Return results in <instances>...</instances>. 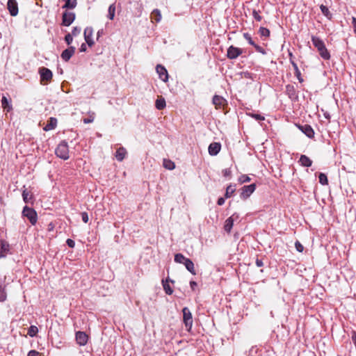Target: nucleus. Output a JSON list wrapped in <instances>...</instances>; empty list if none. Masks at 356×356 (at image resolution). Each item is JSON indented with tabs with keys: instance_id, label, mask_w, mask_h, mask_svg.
Here are the masks:
<instances>
[{
	"instance_id": "obj_1",
	"label": "nucleus",
	"mask_w": 356,
	"mask_h": 356,
	"mask_svg": "<svg viewBox=\"0 0 356 356\" xmlns=\"http://www.w3.org/2000/svg\"><path fill=\"white\" fill-rule=\"evenodd\" d=\"M312 42L314 46L318 49L320 56L324 60H329L330 58V54L328 52L324 42L316 36H312Z\"/></svg>"
},
{
	"instance_id": "obj_2",
	"label": "nucleus",
	"mask_w": 356,
	"mask_h": 356,
	"mask_svg": "<svg viewBox=\"0 0 356 356\" xmlns=\"http://www.w3.org/2000/svg\"><path fill=\"white\" fill-rule=\"evenodd\" d=\"M56 155L63 160L69 159V147L65 140H62L55 149Z\"/></svg>"
},
{
	"instance_id": "obj_3",
	"label": "nucleus",
	"mask_w": 356,
	"mask_h": 356,
	"mask_svg": "<svg viewBox=\"0 0 356 356\" xmlns=\"http://www.w3.org/2000/svg\"><path fill=\"white\" fill-rule=\"evenodd\" d=\"M22 216L24 217H26L32 225H35V223L37 222L38 215L36 211L33 209L30 208L28 206H25L23 208Z\"/></svg>"
},
{
	"instance_id": "obj_4",
	"label": "nucleus",
	"mask_w": 356,
	"mask_h": 356,
	"mask_svg": "<svg viewBox=\"0 0 356 356\" xmlns=\"http://www.w3.org/2000/svg\"><path fill=\"white\" fill-rule=\"evenodd\" d=\"M183 322L188 331H190L193 325V316L190 309L185 307L182 309Z\"/></svg>"
},
{
	"instance_id": "obj_5",
	"label": "nucleus",
	"mask_w": 356,
	"mask_h": 356,
	"mask_svg": "<svg viewBox=\"0 0 356 356\" xmlns=\"http://www.w3.org/2000/svg\"><path fill=\"white\" fill-rule=\"evenodd\" d=\"M256 184H252L248 186H244L241 188L240 197L243 200L248 199L255 191Z\"/></svg>"
},
{
	"instance_id": "obj_6",
	"label": "nucleus",
	"mask_w": 356,
	"mask_h": 356,
	"mask_svg": "<svg viewBox=\"0 0 356 356\" xmlns=\"http://www.w3.org/2000/svg\"><path fill=\"white\" fill-rule=\"evenodd\" d=\"M38 72L40 76L41 82L45 81V82L48 83L51 80L53 74H52V72L49 69L42 67L39 68Z\"/></svg>"
},
{
	"instance_id": "obj_7",
	"label": "nucleus",
	"mask_w": 356,
	"mask_h": 356,
	"mask_svg": "<svg viewBox=\"0 0 356 356\" xmlns=\"http://www.w3.org/2000/svg\"><path fill=\"white\" fill-rule=\"evenodd\" d=\"M76 17L75 13L73 12L65 11L62 16V25L69 26L72 24Z\"/></svg>"
},
{
	"instance_id": "obj_8",
	"label": "nucleus",
	"mask_w": 356,
	"mask_h": 356,
	"mask_svg": "<svg viewBox=\"0 0 356 356\" xmlns=\"http://www.w3.org/2000/svg\"><path fill=\"white\" fill-rule=\"evenodd\" d=\"M242 53L243 51L241 49L231 45L227 49V56L229 59L233 60L238 57Z\"/></svg>"
},
{
	"instance_id": "obj_9",
	"label": "nucleus",
	"mask_w": 356,
	"mask_h": 356,
	"mask_svg": "<svg viewBox=\"0 0 356 356\" xmlns=\"http://www.w3.org/2000/svg\"><path fill=\"white\" fill-rule=\"evenodd\" d=\"M84 39L89 47L94 45L95 42L92 40L93 29L90 26H88L84 30Z\"/></svg>"
},
{
	"instance_id": "obj_10",
	"label": "nucleus",
	"mask_w": 356,
	"mask_h": 356,
	"mask_svg": "<svg viewBox=\"0 0 356 356\" xmlns=\"http://www.w3.org/2000/svg\"><path fill=\"white\" fill-rule=\"evenodd\" d=\"M289 56L290 63H291V65L293 67L294 74H295L296 76L298 79L299 82H300V83L303 82V79L302 78L301 72L298 67V65L293 59V54L291 52H289Z\"/></svg>"
},
{
	"instance_id": "obj_11",
	"label": "nucleus",
	"mask_w": 356,
	"mask_h": 356,
	"mask_svg": "<svg viewBox=\"0 0 356 356\" xmlns=\"http://www.w3.org/2000/svg\"><path fill=\"white\" fill-rule=\"evenodd\" d=\"M7 8L11 16H16L18 14V4L16 0H8Z\"/></svg>"
},
{
	"instance_id": "obj_12",
	"label": "nucleus",
	"mask_w": 356,
	"mask_h": 356,
	"mask_svg": "<svg viewBox=\"0 0 356 356\" xmlns=\"http://www.w3.org/2000/svg\"><path fill=\"white\" fill-rule=\"evenodd\" d=\"M156 71L159 74V78L164 82H167L168 80V73L165 67L161 65H157L156 67Z\"/></svg>"
},
{
	"instance_id": "obj_13",
	"label": "nucleus",
	"mask_w": 356,
	"mask_h": 356,
	"mask_svg": "<svg viewBox=\"0 0 356 356\" xmlns=\"http://www.w3.org/2000/svg\"><path fill=\"white\" fill-rule=\"evenodd\" d=\"M88 340V336L86 332L78 331L76 332V341L79 346H85Z\"/></svg>"
},
{
	"instance_id": "obj_14",
	"label": "nucleus",
	"mask_w": 356,
	"mask_h": 356,
	"mask_svg": "<svg viewBox=\"0 0 356 356\" xmlns=\"http://www.w3.org/2000/svg\"><path fill=\"white\" fill-rule=\"evenodd\" d=\"M76 48L74 47H70L67 49H65L61 55V58L65 61H68L71 57L74 54Z\"/></svg>"
},
{
	"instance_id": "obj_15",
	"label": "nucleus",
	"mask_w": 356,
	"mask_h": 356,
	"mask_svg": "<svg viewBox=\"0 0 356 356\" xmlns=\"http://www.w3.org/2000/svg\"><path fill=\"white\" fill-rule=\"evenodd\" d=\"M221 149V145L220 143L213 142L211 143L208 148L209 154L211 156L217 155Z\"/></svg>"
},
{
	"instance_id": "obj_16",
	"label": "nucleus",
	"mask_w": 356,
	"mask_h": 356,
	"mask_svg": "<svg viewBox=\"0 0 356 356\" xmlns=\"http://www.w3.org/2000/svg\"><path fill=\"white\" fill-rule=\"evenodd\" d=\"M299 129L309 138L314 136V131L312 127L309 124H304L298 126Z\"/></svg>"
},
{
	"instance_id": "obj_17",
	"label": "nucleus",
	"mask_w": 356,
	"mask_h": 356,
	"mask_svg": "<svg viewBox=\"0 0 356 356\" xmlns=\"http://www.w3.org/2000/svg\"><path fill=\"white\" fill-rule=\"evenodd\" d=\"M9 252V244L5 241L0 242V259L5 257Z\"/></svg>"
},
{
	"instance_id": "obj_18",
	"label": "nucleus",
	"mask_w": 356,
	"mask_h": 356,
	"mask_svg": "<svg viewBox=\"0 0 356 356\" xmlns=\"http://www.w3.org/2000/svg\"><path fill=\"white\" fill-rule=\"evenodd\" d=\"M57 125V119L55 118H50L47 121V124L44 127V130L46 131L54 129Z\"/></svg>"
},
{
	"instance_id": "obj_19",
	"label": "nucleus",
	"mask_w": 356,
	"mask_h": 356,
	"mask_svg": "<svg viewBox=\"0 0 356 356\" xmlns=\"http://www.w3.org/2000/svg\"><path fill=\"white\" fill-rule=\"evenodd\" d=\"M225 101L226 100L222 97L217 95L213 96L212 100L213 104L216 106V108L222 107L224 105Z\"/></svg>"
},
{
	"instance_id": "obj_20",
	"label": "nucleus",
	"mask_w": 356,
	"mask_h": 356,
	"mask_svg": "<svg viewBox=\"0 0 356 356\" xmlns=\"http://www.w3.org/2000/svg\"><path fill=\"white\" fill-rule=\"evenodd\" d=\"M127 153V150L124 147H119L117 149L116 153H115L116 159L118 161H123V159L125 158Z\"/></svg>"
},
{
	"instance_id": "obj_21",
	"label": "nucleus",
	"mask_w": 356,
	"mask_h": 356,
	"mask_svg": "<svg viewBox=\"0 0 356 356\" xmlns=\"http://www.w3.org/2000/svg\"><path fill=\"white\" fill-rule=\"evenodd\" d=\"M299 163L304 167H310L312 165V161L304 154L300 156Z\"/></svg>"
},
{
	"instance_id": "obj_22",
	"label": "nucleus",
	"mask_w": 356,
	"mask_h": 356,
	"mask_svg": "<svg viewBox=\"0 0 356 356\" xmlns=\"http://www.w3.org/2000/svg\"><path fill=\"white\" fill-rule=\"evenodd\" d=\"M65 3L62 6L63 9H74L77 5L76 0H65Z\"/></svg>"
},
{
	"instance_id": "obj_23",
	"label": "nucleus",
	"mask_w": 356,
	"mask_h": 356,
	"mask_svg": "<svg viewBox=\"0 0 356 356\" xmlns=\"http://www.w3.org/2000/svg\"><path fill=\"white\" fill-rule=\"evenodd\" d=\"M286 92L289 97L291 99L295 98L296 97V90L294 86L292 85L289 84L286 86Z\"/></svg>"
},
{
	"instance_id": "obj_24",
	"label": "nucleus",
	"mask_w": 356,
	"mask_h": 356,
	"mask_svg": "<svg viewBox=\"0 0 356 356\" xmlns=\"http://www.w3.org/2000/svg\"><path fill=\"white\" fill-rule=\"evenodd\" d=\"M186 267V268L191 273H192L193 275H195L196 273H195V268H194V264L193 262L192 261L191 259H188L186 262H184V264Z\"/></svg>"
},
{
	"instance_id": "obj_25",
	"label": "nucleus",
	"mask_w": 356,
	"mask_h": 356,
	"mask_svg": "<svg viewBox=\"0 0 356 356\" xmlns=\"http://www.w3.org/2000/svg\"><path fill=\"white\" fill-rule=\"evenodd\" d=\"M151 18L152 21H154L156 23L159 22L161 19L160 10L159 9H154L151 14Z\"/></svg>"
},
{
	"instance_id": "obj_26",
	"label": "nucleus",
	"mask_w": 356,
	"mask_h": 356,
	"mask_svg": "<svg viewBox=\"0 0 356 356\" xmlns=\"http://www.w3.org/2000/svg\"><path fill=\"white\" fill-rule=\"evenodd\" d=\"M155 106L158 110H163L166 106L165 100L161 97L156 100Z\"/></svg>"
},
{
	"instance_id": "obj_27",
	"label": "nucleus",
	"mask_w": 356,
	"mask_h": 356,
	"mask_svg": "<svg viewBox=\"0 0 356 356\" xmlns=\"http://www.w3.org/2000/svg\"><path fill=\"white\" fill-rule=\"evenodd\" d=\"M234 225L233 218H228L225 222L224 225V229L227 233H230Z\"/></svg>"
},
{
	"instance_id": "obj_28",
	"label": "nucleus",
	"mask_w": 356,
	"mask_h": 356,
	"mask_svg": "<svg viewBox=\"0 0 356 356\" xmlns=\"http://www.w3.org/2000/svg\"><path fill=\"white\" fill-rule=\"evenodd\" d=\"M1 106L3 108V109H6L8 112H9L13 108L12 105L10 104L9 100L5 96H3L1 99Z\"/></svg>"
},
{
	"instance_id": "obj_29",
	"label": "nucleus",
	"mask_w": 356,
	"mask_h": 356,
	"mask_svg": "<svg viewBox=\"0 0 356 356\" xmlns=\"http://www.w3.org/2000/svg\"><path fill=\"white\" fill-rule=\"evenodd\" d=\"M163 165L165 169L172 170L175 168V164L170 159H164L163 161Z\"/></svg>"
},
{
	"instance_id": "obj_30",
	"label": "nucleus",
	"mask_w": 356,
	"mask_h": 356,
	"mask_svg": "<svg viewBox=\"0 0 356 356\" xmlns=\"http://www.w3.org/2000/svg\"><path fill=\"white\" fill-rule=\"evenodd\" d=\"M235 191L236 185L229 184L226 188L225 198H229L234 193Z\"/></svg>"
},
{
	"instance_id": "obj_31",
	"label": "nucleus",
	"mask_w": 356,
	"mask_h": 356,
	"mask_svg": "<svg viewBox=\"0 0 356 356\" xmlns=\"http://www.w3.org/2000/svg\"><path fill=\"white\" fill-rule=\"evenodd\" d=\"M169 281H170L171 282H173L172 280H169L168 279H166L165 282H164L163 280L162 281L163 287V289H164L165 292L166 293V294L171 295L173 293V290L172 289V288L170 286V285L168 284Z\"/></svg>"
},
{
	"instance_id": "obj_32",
	"label": "nucleus",
	"mask_w": 356,
	"mask_h": 356,
	"mask_svg": "<svg viewBox=\"0 0 356 356\" xmlns=\"http://www.w3.org/2000/svg\"><path fill=\"white\" fill-rule=\"evenodd\" d=\"M320 9L324 16H325L329 19H332V15L330 12V10L327 6L322 4L320 6Z\"/></svg>"
},
{
	"instance_id": "obj_33",
	"label": "nucleus",
	"mask_w": 356,
	"mask_h": 356,
	"mask_svg": "<svg viewBox=\"0 0 356 356\" xmlns=\"http://www.w3.org/2000/svg\"><path fill=\"white\" fill-rule=\"evenodd\" d=\"M22 197L25 203H29L33 200V195L25 189L22 192Z\"/></svg>"
},
{
	"instance_id": "obj_34",
	"label": "nucleus",
	"mask_w": 356,
	"mask_h": 356,
	"mask_svg": "<svg viewBox=\"0 0 356 356\" xmlns=\"http://www.w3.org/2000/svg\"><path fill=\"white\" fill-rule=\"evenodd\" d=\"M115 6L114 3H113V4L110 5L108 7L107 17L109 19L113 20L115 17Z\"/></svg>"
},
{
	"instance_id": "obj_35",
	"label": "nucleus",
	"mask_w": 356,
	"mask_h": 356,
	"mask_svg": "<svg viewBox=\"0 0 356 356\" xmlns=\"http://www.w3.org/2000/svg\"><path fill=\"white\" fill-rule=\"evenodd\" d=\"M188 258H186L181 253H177L175 255V261L176 263H179V264H184V262H186V261L188 259Z\"/></svg>"
},
{
	"instance_id": "obj_36",
	"label": "nucleus",
	"mask_w": 356,
	"mask_h": 356,
	"mask_svg": "<svg viewBox=\"0 0 356 356\" xmlns=\"http://www.w3.org/2000/svg\"><path fill=\"white\" fill-rule=\"evenodd\" d=\"M7 294L5 290V285L0 282V301L3 302L6 300Z\"/></svg>"
},
{
	"instance_id": "obj_37",
	"label": "nucleus",
	"mask_w": 356,
	"mask_h": 356,
	"mask_svg": "<svg viewBox=\"0 0 356 356\" xmlns=\"http://www.w3.org/2000/svg\"><path fill=\"white\" fill-rule=\"evenodd\" d=\"M319 182L322 185H327L328 179L327 175L323 172H321L318 175Z\"/></svg>"
},
{
	"instance_id": "obj_38",
	"label": "nucleus",
	"mask_w": 356,
	"mask_h": 356,
	"mask_svg": "<svg viewBox=\"0 0 356 356\" xmlns=\"http://www.w3.org/2000/svg\"><path fill=\"white\" fill-rule=\"evenodd\" d=\"M38 332V329L35 325H31L28 330V334L31 337H35Z\"/></svg>"
},
{
	"instance_id": "obj_39",
	"label": "nucleus",
	"mask_w": 356,
	"mask_h": 356,
	"mask_svg": "<svg viewBox=\"0 0 356 356\" xmlns=\"http://www.w3.org/2000/svg\"><path fill=\"white\" fill-rule=\"evenodd\" d=\"M259 33H260L261 36H264L266 38H268L270 36V31L267 28L264 27H260L259 30Z\"/></svg>"
},
{
	"instance_id": "obj_40",
	"label": "nucleus",
	"mask_w": 356,
	"mask_h": 356,
	"mask_svg": "<svg viewBox=\"0 0 356 356\" xmlns=\"http://www.w3.org/2000/svg\"><path fill=\"white\" fill-rule=\"evenodd\" d=\"M243 38L248 41V42L250 45L254 47L256 44V43L252 40L251 35L248 33H243Z\"/></svg>"
},
{
	"instance_id": "obj_41",
	"label": "nucleus",
	"mask_w": 356,
	"mask_h": 356,
	"mask_svg": "<svg viewBox=\"0 0 356 356\" xmlns=\"http://www.w3.org/2000/svg\"><path fill=\"white\" fill-rule=\"evenodd\" d=\"M248 115L251 116L257 121H262L265 120L264 116L258 113H248Z\"/></svg>"
},
{
	"instance_id": "obj_42",
	"label": "nucleus",
	"mask_w": 356,
	"mask_h": 356,
	"mask_svg": "<svg viewBox=\"0 0 356 356\" xmlns=\"http://www.w3.org/2000/svg\"><path fill=\"white\" fill-rule=\"evenodd\" d=\"M251 179L249 176L246 175H243L238 178V181L241 184L246 183L250 181Z\"/></svg>"
},
{
	"instance_id": "obj_43",
	"label": "nucleus",
	"mask_w": 356,
	"mask_h": 356,
	"mask_svg": "<svg viewBox=\"0 0 356 356\" xmlns=\"http://www.w3.org/2000/svg\"><path fill=\"white\" fill-rule=\"evenodd\" d=\"M254 47L257 52L261 53L263 55H266L267 54L266 51L263 47L257 44L254 46Z\"/></svg>"
},
{
	"instance_id": "obj_44",
	"label": "nucleus",
	"mask_w": 356,
	"mask_h": 356,
	"mask_svg": "<svg viewBox=\"0 0 356 356\" xmlns=\"http://www.w3.org/2000/svg\"><path fill=\"white\" fill-rule=\"evenodd\" d=\"M252 16L254 19L257 22H260L262 19V17L259 14V11L254 10L252 12Z\"/></svg>"
},
{
	"instance_id": "obj_45",
	"label": "nucleus",
	"mask_w": 356,
	"mask_h": 356,
	"mask_svg": "<svg viewBox=\"0 0 356 356\" xmlns=\"http://www.w3.org/2000/svg\"><path fill=\"white\" fill-rule=\"evenodd\" d=\"M72 40H73V35L71 33H67L65 36V41L66 42V43L68 45H70L72 42Z\"/></svg>"
},
{
	"instance_id": "obj_46",
	"label": "nucleus",
	"mask_w": 356,
	"mask_h": 356,
	"mask_svg": "<svg viewBox=\"0 0 356 356\" xmlns=\"http://www.w3.org/2000/svg\"><path fill=\"white\" fill-rule=\"evenodd\" d=\"M295 248H296V250L299 252H302L304 250L303 245L298 241H296Z\"/></svg>"
},
{
	"instance_id": "obj_47",
	"label": "nucleus",
	"mask_w": 356,
	"mask_h": 356,
	"mask_svg": "<svg viewBox=\"0 0 356 356\" xmlns=\"http://www.w3.org/2000/svg\"><path fill=\"white\" fill-rule=\"evenodd\" d=\"M81 31V29L80 27L75 26L72 29L71 34L73 36H77L78 35L80 34Z\"/></svg>"
},
{
	"instance_id": "obj_48",
	"label": "nucleus",
	"mask_w": 356,
	"mask_h": 356,
	"mask_svg": "<svg viewBox=\"0 0 356 356\" xmlns=\"http://www.w3.org/2000/svg\"><path fill=\"white\" fill-rule=\"evenodd\" d=\"M81 215L82 220L85 223H87L88 222V220H89L88 213L82 212Z\"/></svg>"
},
{
	"instance_id": "obj_49",
	"label": "nucleus",
	"mask_w": 356,
	"mask_h": 356,
	"mask_svg": "<svg viewBox=\"0 0 356 356\" xmlns=\"http://www.w3.org/2000/svg\"><path fill=\"white\" fill-rule=\"evenodd\" d=\"M66 243L70 248H74L75 246V242L71 238H67L66 241Z\"/></svg>"
},
{
	"instance_id": "obj_50",
	"label": "nucleus",
	"mask_w": 356,
	"mask_h": 356,
	"mask_svg": "<svg viewBox=\"0 0 356 356\" xmlns=\"http://www.w3.org/2000/svg\"><path fill=\"white\" fill-rule=\"evenodd\" d=\"M27 356H41V355L39 352L34 350H31L29 352Z\"/></svg>"
},
{
	"instance_id": "obj_51",
	"label": "nucleus",
	"mask_w": 356,
	"mask_h": 356,
	"mask_svg": "<svg viewBox=\"0 0 356 356\" xmlns=\"http://www.w3.org/2000/svg\"><path fill=\"white\" fill-rule=\"evenodd\" d=\"M222 175L224 177H229L231 175V170L229 168L224 169L222 170Z\"/></svg>"
},
{
	"instance_id": "obj_52",
	"label": "nucleus",
	"mask_w": 356,
	"mask_h": 356,
	"mask_svg": "<svg viewBox=\"0 0 356 356\" xmlns=\"http://www.w3.org/2000/svg\"><path fill=\"white\" fill-rule=\"evenodd\" d=\"M94 121V118L93 117H90V118H84L83 120V122L84 124H89V123H91Z\"/></svg>"
},
{
	"instance_id": "obj_53",
	"label": "nucleus",
	"mask_w": 356,
	"mask_h": 356,
	"mask_svg": "<svg viewBox=\"0 0 356 356\" xmlns=\"http://www.w3.org/2000/svg\"><path fill=\"white\" fill-rule=\"evenodd\" d=\"M225 197H220L218 200L217 204L219 206H222V205H223L225 204Z\"/></svg>"
},
{
	"instance_id": "obj_54",
	"label": "nucleus",
	"mask_w": 356,
	"mask_h": 356,
	"mask_svg": "<svg viewBox=\"0 0 356 356\" xmlns=\"http://www.w3.org/2000/svg\"><path fill=\"white\" fill-rule=\"evenodd\" d=\"M255 264L257 267H261L264 266V263H263L262 260L259 259H256Z\"/></svg>"
},
{
	"instance_id": "obj_55",
	"label": "nucleus",
	"mask_w": 356,
	"mask_h": 356,
	"mask_svg": "<svg viewBox=\"0 0 356 356\" xmlns=\"http://www.w3.org/2000/svg\"><path fill=\"white\" fill-rule=\"evenodd\" d=\"M190 286L193 291L195 290V288L197 286V282L195 281H191L190 282Z\"/></svg>"
},
{
	"instance_id": "obj_56",
	"label": "nucleus",
	"mask_w": 356,
	"mask_h": 356,
	"mask_svg": "<svg viewBox=\"0 0 356 356\" xmlns=\"http://www.w3.org/2000/svg\"><path fill=\"white\" fill-rule=\"evenodd\" d=\"M104 34V30L103 29H100L97 31V40H98L99 38Z\"/></svg>"
},
{
	"instance_id": "obj_57",
	"label": "nucleus",
	"mask_w": 356,
	"mask_h": 356,
	"mask_svg": "<svg viewBox=\"0 0 356 356\" xmlns=\"http://www.w3.org/2000/svg\"><path fill=\"white\" fill-rule=\"evenodd\" d=\"M229 218H233V221L234 222L235 220H238V218H239V216L238 213H234V214H232Z\"/></svg>"
},
{
	"instance_id": "obj_58",
	"label": "nucleus",
	"mask_w": 356,
	"mask_h": 356,
	"mask_svg": "<svg viewBox=\"0 0 356 356\" xmlns=\"http://www.w3.org/2000/svg\"><path fill=\"white\" fill-rule=\"evenodd\" d=\"M87 48H86V45L83 43L81 45V47H80V51L81 52H85L86 51Z\"/></svg>"
}]
</instances>
